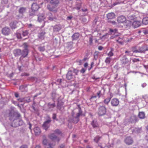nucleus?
<instances>
[{
  "label": "nucleus",
  "instance_id": "f257e3e1",
  "mask_svg": "<svg viewBox=\"0 0 148 148\" xmlns=\"http://www.w3.org/2000/svg\"><path fill=\"white\" fill-rule=\"evenodd\" d=\"M78 71L74 69L73 71H69L66 74V78L68 80H71L75 78V75L77 74Z\"/></svg>",
  "mask_w": 148,
  "mask_h": 148
},
{
  "label": "nucleus",
  "instance_id": "f03ea898",
  "mask_svg": "<svg viewBox=\"0 0 148 148\" xmlns=\"http://www.w3.org/2000/svg\"><path fill=\"white\" fill-rule=\"evenodd\" d=\"M106 112V108L103 106H100L98 108L97 113L99 116L104 115Z\"/></svg>",
  "mask_w": 148,
  "mask_h": 148
},
{
  "label": "nucleus",
  "instance_id": "7ed1b4c3",
  "mask_svg": "<svg viewBox=\"0 0 148 148\" xmlns=\"http://www.w3.org/2000/svg\"><path fill=\"white\" fill-rule=\"evenodd\" d=\"M117 21L119 23H126L127 20L125 16L121 15L119 16L117 18Z\"/></svg>",
  "mask_w": 148,
  "mask_h": 148
},
{
  "label": "nucleus",
  "instance_id": "20e7f679",
  "mask_svg": "<svg viewBox=\"0 0 148 148\" xmlns=\"http://www.w3.org/2000/svg\"><path fill=\"white\" fill-rule=\"evenodd\" d=\"M125 143L127 145H132L134 141L132 138L130 136L127 137L124 140Z\"/></svg>",
  "mask_w": 148,
  "mask_h": 148
},
{
  "label": "nucleus",
  "instance_id": "39448f33",
  "mask_svg": "<svg viewBox=\"0 0 148 148\" xmlns=\"http://www.w3.org/2000/svg\"><path fill=\"white\" fill-rule=\"evenodd\" d=\"M51 121V119L49 118L47 120L44 122L42 126L45 130H47L49 128Z\"/></svg>",
  "mask_w": 148,
  "mask_h": 148
},
{
  "label": "nucleus",
  "instance_id": "423d86ee",
  "mask_svg": "<svg viewBox=\"0 0 148 148\" xmlns=\"http://www.w3.org/2000/svg\"><path fill=\"white\" fill-rule=\"evenodd\" d=\"M48 137L52 140H56V141L58 142H59L60 140V139L59 138H58L53 133H52L49 135Z\"/></svg>",
  "mask_w": 148,
  "mask_h": 148
},
{
  "label": "nucleus",
  "instance_id": "0eeeda50",
  "mask_svg": "<svg viewBox=\"0 0 148 148\" xmlns=\"http://www.w3.org/2000/svg\"><path fill=\"white\" fill-rule=\"evenodd\" d=\"M119 100L116 98H113L111 101V104L112 106L116 107L119 104Z\"/></svg>",
  "mask_w": 148,
  "mask_h": 148
},
{
  "label": "nucleus",
  "instance_id": "6e6552de",
  "mask_svg": "<svg viewBox=\"0 0 148 148\" xmlns=\"http://www.w3.org/2000/svg\"><path fill=\"white\" fill-rule=\"evenodd\" d=\"M1 31L3 34L5 35H8L10 33V29L8 27H5L3 28Z\"/></svg>",
  "mask_w": 148,
  "mask_h": 148
},
{
  "label": "nucleus",
  "instance_id": "1a4fd4ad",
  "mask_svg": "<svg viewBox=\"0 0 148 148\" xmlns=\"http://www.w3.org/2000/svg\"><path fill=\"white\" fill-rule=\"evenodd\" d=\"M142 23L140 21H135L132 23V27L134 28H136L140 26L141 25Z\"/></svg>",
  "mask_w": 148,
  "mask_h": 148
},
{
  "label": "nucleus",
  "instance_id": "9d476101",
  "mask_svg": "<svg viewBox=\"0 0 148 148\" xmlns=\"http://www.w3.org/2000/svg\"><path fill=\"white\" fill-rule=\"evenodd\" d=\"M82 114V111L81 110H79V112L77 114L76 116L74 118L76 120H73L72 122L74 123H77L79 121V116Z\"/></svg>",
  "mask_w": 148,
  "mask_h": 148
},
{
  "label": "nucleus",
  "instance_id": "9b49d317",
  "mask_svg": "<svg viewBox=\"0 0 148 148\" xmlns=\"http://www.w3.org/2000/svg\"><path fill=\"white\" fill-rule=\"evenodd\" d=\"M142 49V47H141L140 49H139L138 50L136 49V47H133L132 48V51L133 52V53H142L144 52L145 51L148 50V49H146L145 50H143Z\"/></svg>",
  "mask_w": 148,
  "mask_h": 148
},
{
  "label": "nucleus",
  "instance_id": "f8f14e48",
  "mask_svg": "<svg viewBox=\"0 0 148 148\" xmlns=\"http://www.w3.org/2000/svg\"><path fill=\"white\" fill-rule=\"evenodd\" d=\"M40 8L39 5L35 3H33L31 9L33 12L36 11Z\"/></svg>",
  "mask_w": 148,
  "mask_h": 148
},
{
  "label": "nucleus",
  "instance_id": "ddd939ff",
  "mask_svg": "<svg viewBox=\"0 0 148 148\" xmlns=\"http://www.w3.org/2000/svg\"><path fill=\"white\" fill-rule=\"evenodd\" d=\"M107 17L108 19H112L115 17V14L112 12L108 13L107 14Z\"/></svg>",
  "mask_w": 148,
  "mask_h": 148
},
{
  "label": "nucleus",
  "instance_id": "4468645a",
  "mask_svg": "<svg viewBox=\"0 0 148 148\" xmlns=\"http://www.w3.org/2000/svg\"><path fill=\"white\" fill-rule=\"evenodd\" d=\"M28 53L29 50H23V51H21V57L20 58H23L26 57L28 55Z\"/></svg>",
  "mask_w": 148,
  "mask_h": 148
},
{
  "label": "nucleus",
  "instance_id": "2eb2a0df",
  "mask_svg": "<svg viewBox=\"0 0 148 148\" xmlns=\"http://www.w3.org/2000/svg\"><path fill=\"white\" fill-rule=\"evenodd\" d=\"M17 22L16 21L11 22L10 24V26L12 29H14L17 27Z\"/></svg>",
  "mask_w": 148,
  "mask_h": 148
},
{
  "label": "nucleus",
  "instance_id": "dca6fc26",
  "mask_svg": "<svg viewBox=\"0 0 148 148\" xmlns=\"http://www.w3.org/2000/svg\"><path fill=\"white\" fill-rule=\"evenodd\" d=\"M34 132L35 134L36 135H39L41 133L40 130L38 127H36L34 129Z\"/></svg>",
  "mask_w": 148,
  "mask_h": 148
},
{
  "label": "nucleus",
  "instance_id": "f3484780",
  "mask_svg": "<svg viewBox=\"0 0 148 148\" xmlns=\"http://www.w3.org/2000/svg\"><path fill=\"white\" fill-rule=\"evenodd\" d=\"M79 34L78 33H75L72 36V40H76L79 38Z\"/></svg>",
  "mask_w": 148,
  "mask_h": 148
},
{
  "label": "nucleus",
  "instance_id": "a211bd4d",
  "mask_svg": "<svg viewBox=\"0 0 148 148\" xmlns=\"http://www.w3.org/2000/svg\"><path fill=\"white\" fill-rule=\"evenodd\" d=\"M91 125H92L93 127L94 128L98 127H99V125L97 121L95 120H93L92 123Z\"/></svg>",
  "mask_w": 148,
  "mask_h": 148
},
{
  "label": "nucleus",
  "instance_id": "6ab92c4d",
  "mask_svg": "<svg viewBox=\"0 0 148 148\" xmlns=\"http://www.w3.org/2000/svg\"><path fill=\"white\" fill-rule=\"evenodd\" d=\"M45 17L44 14H42L39 15L38 17V20L39 22H41L45 19Z\"/></svg>",
  "mask_w": 148,
  "mask_h": 148
},
{
  "label": "nucleus",
  "instance_id": "aec40b11",
  "mask_svg": "<svg viewBox=\"0 0 148 148\" xmlns=\"http://www.w3.org/2000/svg\"><path fill=\"white\" fill-rule=\"evenodd\" d=\"M122 61V64H125L128 63L129 60L128 58L125 56L123 57Z\"/></svg>",
  "mask_w": 148,
  "mask_h": 148
},
{
  "label": "nucleus",
  "instance_id": "412c9836",
  "mask_svg": "<svg viewBox=\"0 0 148 148\" xmlns=\"http://www.w3.org/2000/svg\"><path fill=\"white\" fill-rule=\"evenodd\" d=\"M138 116L140 119H144L145 118V114L143 112H140Z\"/></svg>",
  "mask_w": 148,
  "mask_h": 148
},
{
  "label": "nucleus",
  "instance_id": "4be33fe9",
  "mask_svg": "<svg viewBox=\"0 0 148 148\" xmlns=\"http://www.w3.org/2000/svg\"><path fill=\"white\" fill-rule=\"evenodd\" d=\"M143 23L145 25H147L148 24V17H145L142 20Z\"/></svg>",
  "mask_w": 148,
  "mask_h": 148
},
{
  "label": "nucleus",
  "instance_id": "5701e85b",
  "mask_svg": "<svg viewBox=\"0 0 148 148\" xmlns=\"http://www.w3.org/2000/svg\"><path fill=\"white\" fill-rule=\"evenodd\" d=\"M45 34V33L44 32H42L38 34L39 38L41 40H43L44 38V36Z\"/></svg>",
  "mask_w": 148,
  "mask_h": 148
},
{
  "label": "nucleus",
  "instance_id": "b1692460",
  "mask_svg": "<svg viewBox=\"0 0 148 148\" xmlns=\"http://www.w3.org/2000/svg\"><path fill=\"white\" fill-rule=\"evenodd\" d=\"M47 9L51 11L54 12H56L57 11V10H56L54 9L55 8L54 7L51 8L50 5H48L47 6Z\"/></svg>",
  "mask_w": 148,
  "mask_h": 148
},
{
  "label": "nucleus",
  "instance_id": "393cba45",
  "mask_svg": "<svg viewBox=\"0 0 148 148\" xmlns=\"http://www.w3.org/2000/svg\"><path fill=\"white\" fill-rule=\"evenodd\" d=\"M101 138V136H97L94 138L93 140L96 143H98L99 141Z\"/></svg>",
  "mask_w": 148,
  "mask_h": 148
},
{
  "label": "nucleus",
  "instance_id": "a878e982",
  "mask_svg": "<svg viewBox=\"0 0 148 148\" xmlns=\"http://www.w3.org/2000/svg\"><path fill=\"white\" fill-rule=\"evenodd\" d=\"M26 8L24 7H21L19 9V12L20 14H23L25 12Z\"/></svg>",
  "mask_w": 148,
  "mask_h": 148
},
{
  "label": "nucleus",
  "instance_id": "bb28decb",
  "mask_svg": "<svg viewBox=\"0 0 148 148\" xmlns=\"http://www.w3.org/2000/svg\"><path fill=\"white\" fill-rule=\"evenodd\" d=\"M97 96H92L91 98H96L97 97H98L99 98L102 95V94L101 93V91L99 90V91L97 93Z\"/></svg>",
  "mask_w": 148,
  "mask_h": 148
},
{
  "label": "nucleus",
  "instance_id": "cd10ccee",
  "mask_svg": "<svg viewBox=\"0 0 148 148\" xmlns=\"http://www.w3.org/2000/svg\"><path fill=\"white\" fill-rule=\"evenodd\" d=\"M111 99L110 97H108L105 99L103 101V103L106 105H108Z\"/></svg>",
  "mask_w": 148,
  "mask_h": 148
},
{
  "label": "nucleus",
  "instance_id": "c85d7f7f",
  "mask_svg": "<svg viewBox=\"0 0 148 148\" xmlns=\"http://www.w3.org/2000/svg\"><path fill=\"white\" fill-rule=\"evenodd\" d=\"M15 56H18L21 55V51L19 49H16L15 51Z\"/></svg>",
  "mask_w": 148,
  "mask_h": 148
},
{
  "label": "nucleus",
  "instance_id": "c756f323",
  "mask_svg": "<svg viewBox=\"0 0 148 148\" xmlns=\"http://www.w3.org/2000/svg\"><path fill=\"white\" fill-rule=\"evenodd\" d=\"M63 103L58 102L57 106V108L58 109L61 110L62 108H63Z\"/></svg>",
  "mask_w": 148,
  "mask_h": 148
},
{
  "label": "nucleus",
  "instance_id": "7c9ffc66",
  "mask_svg": "<svg viewBox=\"0 0 148 148\" xmlns=\"http://www.w3.org/2000/svg\"><path fill=\"white\" fill-rule=\"evenodd\" d=\"M50 3L56 5L59 3V1L58 0H56L55 1L53 0H51L50 1Z\"/></svg>",
  "mask_w": 148,
  "mask_h": 148
},
{
  "label": "nucleus",
  "instance_id": "2f4dec72",
  "mask_svg": "<svg viewBox=\"0 0 148 148\" xmlns=\"http://www.w3.org/2000/svg\"><path fill=\"white\" fill-rule=\"evenodd\" d=\"M23 46L24 50H29L28 49V47H29V45L26 42H24L23 44Z\"/></svg>",
  "mask_w": 148,
  "mask_h": 148
},
{
  "label": "nucleus",
  "instance_id": "473e14b6",
  "mask_svg": "<svg viewBox=\"0 0 148 148\" xmlns=\"http://www.w3.org/2000/svg\"><path fill=\"white\" fill-rule=\"evenodd\" d=\"M113 49H112L111 51H110L108 54L107 55L109 56V57L112 56L114 55V53L113 52Z\"/></svg>",
  "mask_w": 148,
  "mask_h": 148
},
{
  "label": "nucleus",
  "instance_id": "72a5a7b5",
  "mask_svg": "<svg viewBox=\"0 0 148 148\" xmlns=\"http://www.w3.org/2000/svg\"><path fill=\"white\" fill-rule=\"evenodd\" d=\"M48 106L49 108H54L56 106V105L55 103L51 104L50 103H48Z\"/></svg>",
  "mask_w": 148,
  "mask_h": 148
},
{
  "label": "nucleus",
  "instance_id": "f704fd0d",
  "mask_svg": "<svg viewBox=\"0 0 148 148\" xmlns=\"http://www.w3.org/2000/svg\"><path fill=\"white\" fill-rule=\"evenodd\" d=\"M109 30L111 32V34H112V33H114V34L117 33L118 30L117 29H113L110 28L109 29Z\"/></svg>",
  "mask_w": 148,
  "mask_h": 148
},
{
  "label": "nucleus",
  "instance_id": "c9c22d12",
  "mask_svg": "<svg viewBox=\"0 0 148 148\" xmlns=\"http://www.w3.org/2000/svg\"><path fill=\"white\" fill-rule=\"evenodd\" d=\"M111 61V59L110 57H107V58L105 60V62L106 64H109L110 62V61Z\"/></svg>",
  "mask_w": 148,
  "mask_h": 148
},
{
  "label": "nucleus",
  "instance_id": "e433bc0d",
  "mask_svg": "<svg viewBox=\"0 0 148 148\" xmlns=\"http://www.w3.org/2000/svg\"><path fill=\"white\" fill-rule=\"evenodd\" d=\"M39 50L41 52H43L45 50V46L40 47L38 48Z\"/></svg>",
  "mask_w": 148,
  "mask_h": 148
},
{
  "label": "nucleus",
  "instance_id": "4c0bfd02",
  "mask_svg": "<svg viewBox=\"0 0 148 148\" xmlns=\"http://www.w3.org/2000/svg\"><path fill=\"white\" fill-rule=\"evenodd\" d=\"M24 99H25V103L26 102L29 103L30 101V99L29 97H25Z\"/></svg>",
  "mask_w": 148,
  "mask_h": 148
},
{
  "label": "nucleus",
  "instance_id": "58836bf2",
  "mask_svg": "<svg viewBox=\"0 0 148 148\" xmlns=\"http://www.w3.org/2000/svg\"><path fill=\"white\" fill-rule=\"evenodd\" d=\"M15 35L18 39L21 38V36L20 33H16L15 34Z\"/></svg>",
  "mask_w": 148,
  "mask_h": 148
},
{
  "label": "nucleus",
  "instance_id": "ea45409f",
  "mask_svg": "<svg viewBox=\"0 0 148 148\" xmlns=\"http://www.w3.org/2000/svg\"><path fill=\"white\" fill-rule=\"evenodd\" d=\"M81 7V4H77L76 5V7L75 8L77 10H79Z\"/></svg>",
  "mask_w": 148,
  "mask_h": 148
},
{
  "label": "nucleus",
  "instance_id": "a19ab883",
  "mask_svg": "<svg viewBox=\"0 0 148 148\" xmlns=\"http://www.w3.org/2000/svg\"><path fill=\"white\" fill-rule=\"evenodd\" d=\"M54 132L56 134H60L61 133V132L60 130H59L57 129L56 130L54 131Z\"/></svg>",
  "mask_w": 148,
  "mask_h": 148
},
{
  "label": "nucleus",
  "instance_id": "79ce46f5",
  "mask_svg": "<svg viewBox=\"0 0 148 148\" xmlns=\"http://www.w3.org/2000/svg\"><path fill=\"white\" fill-rule=\"evenodd\" d=\"M121 39L120 37H119L118 39H116V41L120 44H122V42L121 41Z\"/></svg>",
  "mask_w": 148,
  "mask_h": 148
},
{
  "label": "nucleus",
  "instance_id": "37998d69",
  "mask_svg": "<svg viewBox=\"0 0 148 148\" xmlns=\"http://www.w3.org/2000/svg\"><path fill=\"white\" fill-rule=\"evenodd\" d=\"M28 34V32L27 31L23 32L22 35L23 36H25L27 35Z\"/></svg>",
  "mask_w": 148,
  "mask_h": 148
},
{
  "label": "nucleus",
  "instance_id": "c03bdc74",
  "mask_svg": "<svg viewBox=\"0 0 148 148\" xmlns=\"http://www.w3.org/2000/svg\"><path fill=\"white\" fill-rule=\"evenodd\" d=\"M142 32L145 35L148 34V30L146 29H143L142 30Z\"/></svg>",
  "mask_w": 148,
  "mask_h": 148
},
{
  "label": "nucleus",
  "instance_id": "a18cd8bd",
  "mask_svg": "<svg viewBox=\"0 0 148 148\" xmlns=\"http://www.w3.org/2000/svg\"><path fill=\"white\" fill-rule=\"evenodd\" d=\"M48 143L47 140V139H45L43 140L42 141L43 144L45 145H46Z\"/></svg>",
  "mask_w": 148,
  "mask_h": 148
},
{
  "label": "nucleus",
  "instance_id": "49530a36",
  "mask_svg": "<svg viewBox=\"0 0 148 148\" xmlns=\"http://www.w3.org/2000/svg\"><path fill=\"white\" fill-rule=\"evenodd\" d=\"M99 53L98 51H95L94 53V58H97Z\"/></svg>",
  "mask_w": 148,
  "mask_h": 148
},
{
  "label": "nucleus",
  "instance_id": "de8ad7c7",
  "mask_svg": "<svg viewBox=\"0 0 148 148\" xmlns=\"http://www.w3.org/2000/svg\"><path fill=\"white\" fill-rule=\"evenodd\" d=\"M25 99L24 98H19L18 99V101H19L20 102H23L24 103H25Z\"/></svg>",
  "mask_w": 148,
  "mask_h": 148
},
{
  "label": "nucleus",
  "instance_id": "09e8293b",
  "mask_svg": "<svg viewBox=\"0 0 148 148\" xmlns=\"http://www.w3.org/2000/svg\"><path fill=\"white\" fill-rule=\"evenodd\" d=\"M94 63L93 62H92L91 63V65H90L91 67L90 68H88V71L90 70L92 68L93 66L94 65Z\"/></svg>",
  "mask_w": 148,
  "mask_h": 148
},
{
  "label": "nucleus",
  "instance_id": "8fccbe9b",
  "mask_svg": "<svg viewBox=\"0 0 148 148\" xmlns=\"http://www.w3.org/2000/svg\"><path fill=\"white\" fill-rule=\"evenodd\" d=\"M125 53H128V55H129V56H132V54H131L130 53V51H125Z\"/></svg>",
  "mask_w": 148,
  "mask_h": 148
},
{
  "label": "nucleus",
  "instance_id": "3c124183",
  "mask_svg": "<svg viewBox=\"0 0 148 148\" xmlns=\"http://www.w3.org/2000/svg\"><path fill=\"white\" fill-rule=\"evenodd\" d=\"M111 23L113 25H116V26H117V23L114 21H112L111 22Z\"/></svg>",
  "mask_w": 148,
  "mask_h": 148
},
{
  "label": "nucleus",
  "instance_id": "603ef678",
  "mask_svg": "<svg viewBox=\"0 0 148 148\" xmlns=\"http://www.w3.org/2000/svg\"><path fill=\"white\" fill-rule=\"evenodd\" d=\"M86 69H85L84 68H82L81 70L80 71L81 73H85L86 71Z\"/></svg>",
  "mask_w": 148,
  "mask_h": 148
},
{
  "label": "nucleus",
  "instance_id": "864d4df0",
  "mask_svg": "<svg viewBox=\"0 0 148 148\" xmlns=\"http://www.w3.org/2000/svg\"><path fill=\"white\" fill-rule=\"evenodd\" d=\"M56 117V114L53 113L52 115V118L53 119H55Z\"/></svg>",
  "mask_w": 148,
  "mask_h": 148
},
{
  "label": "nucleus",
  "instance_id": "5fc2aeb1",
  "mask_svg": "<svg viewBox=\"0 0 148 148\" xmlns=\"http://www.w3.org/2000/svg\"><path fill=\"white\" fill-rule=\"evenodd\" d=\"M120 3H121V2H116L113 4V5L114 6H115L116 5H117L118 4H120Z\"/></svg>",
  "mask_w": 148,
  "mask_h": 148
},
{
  "label": "nucleus",
  "instance_id": "6e6d98bb",
  "mask_svg": "<svg viewBox=\"0 0 148 148\" xmlns=\"http://www.w3.org/2000/svg\"><path fill=\"white\" fill-rule=\"evenodd\" d=\"M118 35H114L110 37V39H113L115 38L116 37L118 36Z\"/></svg>",
  "mask_w": 148,
  "mask_h": 148
},
{
  "label": "nucleus",
  "instance_id": "4d7b16f0",
  "mask_svg": "<svg viewBox=\"0 0 148 148\" xmlns=\"http://www.w3.org/2000/svg\"><path fill=\"white\" fill-rule=\"evenodd\" d=\"M139 61V59H134L133 60V61L134 62H138Z\"/></svg>",
  "mask_w": 148,
  "mask_h": 148
},
{
  "label": "nucleus",
  "instance_id": "13d9d810",
  "mask_svg": "<svg viewBox=\"0 0 148 148\" xmlns=\"http://www.w3.org/2000/svg\"><path fill=\"white\" fill-rule=\"evenodd\" d=\"M93 39L91 37L89 38V42L90 44H92V43Z\"/></svg>",
  "mask_w": 148,
  "mask_h": 148
},
{
  "label": "nucleus",
  "instance_id": "bf43d9fd",
  "mask_svg": "<svg viewBox=\"0 0 148 148\" xmlns=\"http://www.w3.org/2000/svg\"><path fill=\"white\" fill-rule=\"evenodd\" d=\"M82 60H79L78 61V62L79 65H81L82 63Z\"/></svg>",
  "mask_w": 148,
  "mask_h": 148
},
{
  "label": "nucleus",
  "instance_id": "052dcab7",
  "mask_svg": "<svg viewBox=\"0 0 148 148\" xmlns=\"http://www.w3.org/2000/svg\"><path fill=\"white\" fill-rule=\"evenodd\" d=\"M20 148H27V147L26 145H23L21 146Z\"/></svg>",
  "mask_w": 148,
  "mask_h": 148
},
{
  "label": "nucleus",
  "instance_id": "680f3d73",
  "mask_svg": "<svg viewBox=\"0 0 148 148\" xmlns=\"http://www.w3.org/2000/svg\"><path fill=\"white\" fill-rule=\"evenodd\" d=\"M24 75L28 76V75H29V74H27V73H24L22 74L21 75V76H24Z\"/></svg>",
  "mask_w": 148,
  "mask_h": 148
},
{
  "label": "nucleus",
  "instance_id": "e2e57ef3",
  "mask_svg": "<svg viewBox=\"0 0 148 148\" xmlns=\"http://www.w3.org/2000/svg\"><path fill=\"white\" fill-rule=\"evenodd\" d=\"M98 49L99 50H101L103 49V47L101 46H99Z\"/></svg>",
  "mask_w": 148,
  "mask_h": 148
},
{
  "label": "nucleus",
  "instance_id": "0e129e2a",
  "mask_svg": "<svg viewBox=\"0 0 148 148\" xmlns=\"http://www.w3.org/2000/svg\"><path fill=\"white\" fill-rule=\"evenodd\" d=\"M82 10L83 12H85L88 11V9L87 8H85L84 9H82Z\"/></svg>",
  "mask_w": 148,
  "mask_h": 148
},
{
  "label": "nucleus",
  "instance_id": "69168bd1",
  "mask_svg": "<svg viewBox=\"0 0 148 148\" xmlns=\"http://www.w3.org/2000/svg\"><path fill=\"white\" fill-rule=\"evenodd\" d=\"M88 63H87V62L85 63L84 64V66L85 67H87V66H88Z\"/></svg>",
  "mask_w": 148,
  "mask_h": 148
},
{
  "label": "nucleus",
  "instance_id": "338daca9",
  "mask_svg": "<svg viewBox=\"0 0 148 148\" xmlns=\"http://www.w3.org/2000/svg\"><path fill=\"white\" fill-rule=\"evenodd\" d=\"M15 96L16 97H18L19 96V94L17 92L15 93Z\"/></svg>",
  "mask_w": 148,
  "mask_h": 148
},
{
  "label": "nucleus",
  "instance_id": "774afa93",
  "mask_svg": "<svg viewBox=\"0 0 148 148\" xmlns=\"http://www.w3.org/2000/svg\"><path fill=\"white\" fill-rule=\"evenodd\" d=\"M72 17L71 16H67V20H71L72 18Z\"/></svg>",
  "mask_w": 148,
  "mask_h": 148
}]
</instances>
